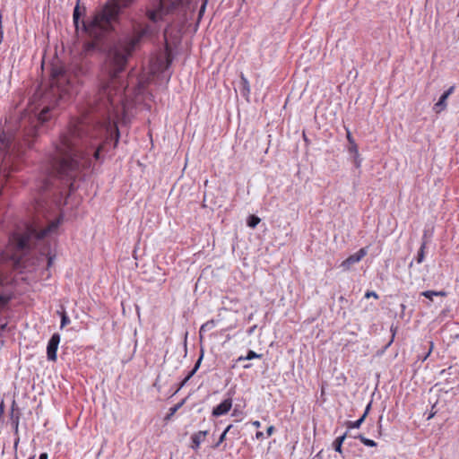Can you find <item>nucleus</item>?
I'll list each match as a JSON object with an SVG mask.
<instances>
[{"instance_id": "nucleus-1", "label": "nucleus", "mask_w": 459, "mask_h": 459, "mask_svg": "<svg viewBox=\"0 0 459 459\" xmlns=\"http://www.w3.org/2000/svg\"><path fill=\"white\" fill-rule=\"evenodd\" d=\"M188 2L186 0H153L146 8L145 15L152 22L145 24L142 29L120 38L109 48L102 67L103 78L100 79L99 100L102 102L112 104V91L115 78L126 69L128 59L139 45L143 38L151 37L160 30L159 23L164 17L179 9H185Z\"/></svg>"}, {"instance_id": "nucleus-2", "label": "nucleus", "mask_w": 459, "mask_h": 459, "mask_svg": "<svg viewBox=\"0 0 459 459\" xmlns=\"http://www.w3.org/2000/svg\"><path fill=\"white\" fill-rule=\"evenodd\" d=\"M89 126L82 122L71 123L59 140L53 143L52 149L47 153L42 165L40 191L48 190L56 178L73 177L80 169L81 145L91 144Z\"/></svg>"}, {"instance_id": "nucleus-3", "label": "nucleus", "mask_w": 459, "mask_h": 459, "mask_svg": "<svg viewBox=\"0 0 459 459\" xmlns=\"http://www.w3.org/2000/svg\"><path fill=\"white\" fill-rule=\"evenodd\" d=\"M59 221H51L41 229L37 224H27L22 233H13L9 237V246L0 252V309L5 308L13 299V291L4 284L2 274L7 270L26 267L23 256L37 248L44 238L58 227Z\"/></svg>"}, {"instance_id": "nucleus-4", "label": "nucleus", "mask_w": 459, "mask_h": 459, "mask_svg": "<svg viewBox=\"0 0 459 459\" xmlns=\"http://www.w3.org/2000/svg\"><path fill=\"white\" fill-rule=\"evenodd\" d=\"M119 12L120 6L117 3H108L90 21H80L82 13L77 4L73 13L74 24L76 30H79L81 24L83 31L87 32L91 37L99 39L106 32L113 29V23L117 21Z\"/></svg>"}, {"instance_id": "nucleus-5", "label": "nucleus", "mask_w": 459, "mask_h": 459, "mask_svg": "<svg viewBox=\"0 0 459 459\" xmlns=\"http://www.w3.org/2000/svg\"><path fill=\"white\" fill-rule=\"evenodd\" d=\"M50 111L49 108H44L40 113L36 117L35 125H31L29 128H27L23 134L22 143L20 142L17 136H13L12 134L2 132L0 134V152L4 154V160L6 161L8 157H11L17 149V155L22 152L20 148H22L23 145L31 148L33 143V139L38 135V124H43L48 120V114Z\"/></svg>"}, {"instance_id": "nucleus-6", "label": "nucleus", "mask_w": 459, "mask_h": 459, "mask_svg": "<svg viewBox=\"0 0 459 459\" xmlns=\"http://www.w3.org/2000/svg\"><path fill=\"white\" fill-rule=\"evenodd\" d=\"M52 85L56 86L61 95L71 96L77 92L78 79L72 76L64 68L55 66L51 72Z\"/></svg>"}, {"instance_id": "nucleus-7", "label": "nucleus", "mask_w": 459, "mask_h": 459, "mask_svg": "<svg viewBox=\"0 0 459 459\" xmlns=\"http://www.w3.org/2000/svg\"><path fill=\"white\" fill-rule=\"evenodd\" d=\"M60 342V334L59 333H54L50 337L48 346H47V358L50 361H56V351L58 349V345Z\"/></svg>"}, {"instance_id": "nucleus-8", "label": "nucleus", "mask_w": 459, "mask_h": 459, "mask_svg": "<svg viewBox=\"0 0 459 459\" xmlns=\"http://www.w3.org/2000/svg\"><path fill=\"white\" fill-rule=\"evenodd\" d=\"M232 407V398L229 397L224 399L220 404L212 409V415L213 417H220L227 414Z\"/></svg>"}, {"instance_id": "nucleus-9", "label": "nucleus", "mask_w": 459, "mask_h": 459, "mask_svg": "<svg viewBox=\"0 0 459 459\" xmlns=\"http://www.w3.org/2000/svg\"><path fill=\"white\" fill-rule=\"evenodd\" d=\"M367 255V251L365 248H360L359 251L351 255L348 258L342 261L341 266L344 269H349L352 264L359 263L365 255Z\"/></svg>"}, {"instance_id": "nucleus-10", "label": "nucleus", "mask_w": 459, "mask_h": 459, "mask_svg": "<svg viewBox=\"0 0 459 459\" xmlns=\"http://www.w3.org/2000/svg\"><path fill=\"white\" fill-rule=\"evenodd\" d=\"M455 87H449L439 98L438 101L434 105V110L440 113L446 108V100L455 91Z\"/></svg>"}, {"instance_id": "nucleus-11", "label": "nucleus", "mask_w": 459, "mask_h": 459, "mask_svg": "<svg viewBox=\"0 0 459 459\" xmlns=\"http://www.w3.org/2000/svg\"><path fill=\"white\" fill-rule=\"evenodd\" d=\"M203 357H204V351H202L201 355L198 358L197 361L195 362L193 369L191 371H189L187 373V375L185 377V378L178 384V385L173 394H176L182 387H184L186 385V384L189 381V379L196 373V371L200 368Z\"/></svg>"}, {"instance_id": "nucleus-12", "label": "nucleus", "mask_w": 459, "mask_h": 459, "mask_svg": "<svg viewBox=\"0 0 459 459\" xmlns=\"http://www.w3.org/2000/svg\"><path fill=\"white\" fill-rule=\"evenodd\" d=\"M208 435V431L207 430H200V431H197L195 433H194L192 436H191V446L190 447L194 450V451H197L200 447V445L202 442L204 441L206 436Z\"/></svg>"}, {"instance_id": "nucleus-13", "label": "nucleus", "mask_w": 459, "mask_h": 459, "mask_svg": "<svg viewBox=\"0 0 459 459\" xmlns=\"http://www.w3.org/2000/svg\"><path fill=\"white\" fill-rule=\"evenodd\" d=\"M427 247L426 234L422 237V241L420 249L418 250L415 260L418 264H421L425 259V249Z\"/></svg>"}, {"instance_id": "nucleus-14", "label": "nucleus", "mask_w": 459, "mask_h": 459, "mask_svg": "<svg viewBox=\"0 0 459 459\" xmlns=\"http://www.w3.org/2000/svg\"><path fill=\"white\" fill-rule=\"evenodd\" d=\"M186 402V399L181 400L179 403L175 404L173 407L169 408V412L164 417V421L168 422L169 421L174 414L184 405Z\"/></svg>"}, {"instance_id": "nucleus-15", "label": "nucleus", "mask_w": 459, "mask_h": 459, "mask_svg": "<svg viewBox=\"0 0 459 459\" xmlns=\"http://www.w3.org/2000/svg\"><path fill=\"white\" fill-rule=\"evenodd\" d=\"M347 437V433H344L343 435L336 437L334 441L333 442V448L335 452L339 453L340 455H342V444Z\"/></svg>"}, {"instance_id": "nucleus-16", "label": "nucleus", "mask_w": 459, "mask_h": 459, "mask_svg": "<svg viewBox=\"0 0 459 459\" xmlns=\"http://www.w3.org/2000/svg\"><path fill=\"white\" fill-rule=\"evenodd\" d=\"M39 255L47 258V269H49L53 264L55 255H51L46 247L39 249Z\"/></svg>"}, {"instance_id": "nucleus-17", "label": "nucleus", "mask_w": 459, "mask_h": 459, "mask_svg": "<svg viewBox=\"0 0 459 459\" xmlns=\"http://www.w3.org/2000/svg\"><path fill=\"white\" fill-rule=\"evenodd\" d=\"M215 325L216 324H215V321L213 319L209 320V321L205 322L204 324H203L201 325V327H200V330H199L200 339L203 338V333H204L212 330L215 326Z\"/></svg>"}, {"instance_id": "nucleus-18", "label": "nucleus", "mask_w": 459, "mask_h": 459, "mask_svg": "<svg viewBox=\"0 0 459 459\" xmlns=\"http://www.w3.org/2000/svg\"><path fill=\"white\" fill-rule=\"evenodd\" d=\"M233 425L232 424H230L225 429L224 431L221 433V435L219 437V440L217 441V443L212 446L213 448H217L220 446V445L224 442L226 440V437H227V434L229 432H231V430L233 429Z\"/></svg>"}, {"instance_id": "nucleus-19", "label": "nucleus", "mask_w": 459, "mask_h": 459, "mask_svg": "<svg viewBox=\"0 0 459 459\" xmlns=\"http://www.w3.org/2000/svg\"><path fill=\"white\" fill-rule=\"evenodd\" d=\"M355 438H359L362 444H364L365 446H369V447H375L377 446V442L364 437L361 434L356 436Z\"/></svg>"}, {"instance_id": "nucleus-20", "label": "nucleus", "mask_w": 459, "mask_h": 459, "mask_svg": "<svg viewBox=\"0 0 459 459\" xmlns=\"http://www.w3.org/2000/svg\"><path fill=\"white\" fill-rule=\"evenodd\" d=\"M261 221L260 218L255 215H250L248 216L247 220V224L249 228L255 229L258 223Z\"/></svg>"}, {"instance_id": "nucleus-21", "label": "nucleus", "mask_w": 459, "mask_h": 459, "mask_svg": "<svg viewBox=\"0 0 459 459\" xmlns=\"http://www.w3.org/2000/svg\"><path fill=\"white\" fill-rule=\"evenodd\" d=\"M57 313L61 316V325H60L61 328H64L65 326H66L67 325L70 324L71 320H70L67 313L65 310H63L62 312L57 311Z\"/></svg>"}, {"instance_id": "nucleus-22", "label": "nucleus", "mask_w": 459, "mask_h": 459, "mask_svg": "<svg viewBox=\"0 0 459 459\" xmlns=\"http://www.w3.org/2000/svg\"><path fill=\"white\" fill-rule=\"evenodd\" d=\"M364 421V417H360L355 421H347L346 426L348 429H359Z\"/></svg>"}, {"instance_id": "nucleus-23", "label": "nucleus", "mask_w": 459, "mask_h": 459, "mask_svg": "<svg viewBox=\"0 0 459 459\" xmlns=\"http://www.w3.org/2000/svg\"><path fill=\"white\" fill-rule=\"evenodd\" d=\"M110 134L112 135V134L114 133L115 134V143H114V147H116L118 143V141H119V137H120V134H119V131H118V128H117V126L116 124L112 125V126H110Z\"/></svg>"}, {"instance_id": "nucleus-24", "label": "nucleus", "mask_w": 459, "mask_h": 459, "mask_svg": "<svg viewBox=\"0 0 459 459\" xmlns=\"http://www.w3.org/2000/svg\"><path fill=\"white\" fill-rule=\"evenodd\" d=\"M263 354L256 353L255 351L249 350L245 356V359L247 360L253 359H260L262 358Z\"/></svg>"}, {"instance_id": "nucleus-25", "label": "nucleus", "mask_w": 459, "mask_h": 459, "mask_svg": "<svg viewBox=\"0 0 459 459\" xmlns=\"http://www.w3.org/2000/svg\"><path fill=\"white\" fill-rule=\"evenodd\" d=\"M348 152L350 154H351L352 156H355V155H359V147H358V144L356 143H354L353 144H349V147H348Z\"/></svg>"}, {"instance_id": "nucleus-26", "label": "nucleus", "mask_w": 459, "mask_h": 459, "mask_svg": "<svg viewBox=\"0 0 459 459\" xmlns=\"http://www.w3.org/2000/svg\"><path fill=\"white\" fill-rule=\"evenodd\" d=\"M11 421L15 432L17 433L19 427V415H14L13 413H12Z\"/></svg>"}, {"instance_id": "nucleus-27", "label": "nucleus", "mask_w": 459, "mask_h": 459, "mask_svg": "<svg viewBox=\"0 0 459 459\" xmlns=\"http://www.w3.org/2000/svg\"><path fill=\"white\" fill-rule=\"evenodd\" d=\"M437 295L436 290H425L421 292V296L429 299V300H433V297Z\"/></svg>"}, {"instance_id": "nucleus-28", "label": "nucleus", "mask_w": 459, "mask_h": 459, "mask_svg": "<svg viewBox=\"0 0 459 459\" xmlns=\"http://www.w3.org/2000/svg\"><path fill=\"white\" fill-rule=\"evenodd\" d=\"M352 160H353V163H354V166L356 167V169H359L362 164V158L360 157V155L359 154V155L352 156Z\"/></svg>"}, {"instance_id": "nucleus-29", "label": "nucleus", "mask_w": 459, "mask_h": 459, "mask_svg": "<svg viewBox=\"0 0 459 459\" xmlns=\"http://www.w3.org/2000/svg\"><path fill=\"white\" fill-rule=\"evenodd\" d=\"M346 138H347L349 144H351V143L353 144L354 143H356L354 138L352 137L351 133L349 130V128H346Z\"/></svg>"}, {"instance_id": "nucleus-30", "label": "nucleus", "mask_w": 459, "mask_h": 459, "mask_svg": "<svg viewBox=\"0 0 459 459\" xmlns=\"http://www.w3.org/2000/svg\"><path fill=\"white\" fill-rule=\"evenodd\" d=\"M371 297H373V298H375V299H377L379 298L378 294H377L376 291H373V290H368V291L365 293V298H366V299H369V298H371Z\"/></svg>"}, {"instance_id": "nucleus-31", "label": "nucleus", "mask_w": 459, "mask_h": 459, "mask_svg": "<svg viewBox=\"0 0 459 459\" xmlns=\"http://www.w3.org/2000/svg\"><path fill=\"white\" fill-rule=\"evenodd\" d=\"M242 79V83H243V87H244V90L247 91V93H249L250 91V89H249V82L245 78V77H241Z\"/></svg>"}, {"instance_id": "nucleus-32", "label": "nucleus", "mask_w": 459, "mask_h": 459, "mask_svg": "<svg viewBox=\"0 0 459 459\" xmlns=\"http://www.w3.org/2000/svg\"><path fill=\"white\" fill-rule=\"evenodd\" d=\"M429 349L428 351V352L426 353V355H423V358H422V361H425L427 359V358L430 355L432 350H433V346H434V343L432 342H429Z\"/></svg>"}, {"instance_id": "nucleus-33", "label": "nucleus", "mask_w": 459, "mask_h": 459, "mask_svg": "<svg viewBox=\"0 0 459 459\" xmlns=\"http://www.w3.org/2000/svg\"><path fill=\"white\" fill-rule=\"evenodd\" d=\"M102 149V146L100 145L98 146V148H96V150L94 151L93 152V156L95 158V160H99L100 159V151Z\"/></svg>"}, {"instance_id": "nucleus-34", "label": "nucleus", "mask_w": 459, "mask_h": 459, "mask_svg": "<svg viewBox=\"0 0 459 459\" xmlns=\"http://www.w3.org/2000/svg\"><path fill=\"white\" fill-rule=\"evenodd\" d=\"M391 332H392V338L390 340V342H388L387 346L391 345V343L393 342L394 341V335H395V333H396V327H394V325L391 326Z\"/></svg>"}, {"instance_id": "nucleus-35", "label": "nucleus", "mask_w": 459, "mask_h": 459, "mask_svg": "<svg viewBox=\"0 0 459 459\" xmlns=\"http://www.w3.org/2000/svg\"><path fill=\"white\" fill-rule=\"evenodd\" d=\"M274 431H275V428H274V426H269V427L267 428V429H266V435H267V437L272 436V435L274 433Z\"/></svg>"}, {"instance_id": "nucleus-36", "label": "nucleus", "mask_w": 459, "mask_h": 459, "mask_svg": "<svg viewBox=\"0 0 459 459\" xmlns=\"http://www.w3.org/2000/svg\"><path fill=\"white\" fill-rule=\"evenodd\" d=\"M437 413V411L435 410V405L432 406V409H431V411L429 413V415L428 416L427 420H430L431 418H433Z\"/></svg>"}, {"instance_id": "nucleus-37", "label": "nucleus", "mask_w": 459, "mask_h": 459, "mask_svg": "<svg viewBox=\"0 0 459 459\" xmlns=\"http://www.w3.org/2000/svg\"><path fill=\"white\" fill-rule=\"evenodd\" d=\"M370 408H371V403H369L367 405V407H366V409H365V411H364V413L362 414V416H361V417H364V419H365V418L367 417V415H368V411H369Z\"/></svg>"}, {"instance_id": "nucleus-38", "label": "nucleus", "mask_w": 459, "mask_h": 459, "mask_svg": "<svg viewBox=\"0 0 459 459\" xmlns=\"http://www.w3.org/2000/svg\"><path fill=\"white\" fill-rule=\"evenodd\" d=\"M264 437V435L262 431H257L255 433V438L256 439H263Z\"/></svg>"}, {"instance_id": "nucleus-39", "label": "nucleus", "mask_w": 459, "mask_h": 459, "mask_svg": "<svg viewBox=\"0 0 459 459\" xmlns=\"http://www.w3.org/2000/svg\"><path fill=\"white\" fill-rule=\"evenodd\" d=\"M255 329H256V325H255L251 326V327L247 330V334H248V335L253 334Z\"/></svg>"}, {"instance_id": "nucleus-40", "label": "nucleus", "mask_w": 459, "mask_h": 459, "mask_svg": "<svg viewBox=\"0 0 459 459\" xmlns=\"http://www.w3.org/2000/svg\"><path fill=\"white\" fill-rule=\"evenodd\" d=\"M436 293H437L436 297L437 296L445 297L446 295V292L444 290L436 291Z\"/></svg>"}, {"instance_id": "nucleus-41", "label": "nucleus", "mask_w": 459, "mask_h": 459, "mask_svg": "<svg viewBox=\"0 0 459 459\" xmlns=\"http://www.w3.org/2000/svg\"><path fill=\"white\" fill-rule=\"evenodd\" d=\"M48 455L47 453H41L39 457V459H48Z\"/></svg>"}, {"instance_id": "nucleus-42", "label": "nucleus", "mask_w": 459, "mask_h": 459, "mask_svg": "<svg viewBox=\"0 0 459 459\" xmlns=\"http://www.w3.org/2000/svg\"><path fill=\"white\" fill-rule=\"evenodd\" d=\"M253 426L255 427V428H260L261 426V423L259 420H255L252 422Z\"/></svg>"}, {"instance_id": "nucleus-43", "label": "nucleus", "mask_w": 459, "mask_h": 459, "mask_svg": "<svg viewBox=\"0 0 459 459\" xmlns=\"http://www.w3.org/2000/svg\"><path fill=\"white\" fill-rule=\"evenodd\" d=\"M244 360H247V359H245V356H239V357L236 359V363L240 362V361H244Z\"/></svg>"}, {"instance_id": "nucleus-44", "label": "nucleus", "mask_w": 459, "mask_h": 459, "mask_svg": "<svg viewBox=\"0 0 459 459\" xmlns=\"http://www.w3.org/2000/svg\"><path fill=\"white\" fill-rule=\"evenodd\" d=\"M205 4H206V2L202 5L201 9H200V12H199V14L201 15L202 13L204 11L205 9Z\"/></svg>"}, {"instance_id": "nucleus-45", "label": "nucleus", "mask_w": 459, "mask_h": 459, "mask_svg": "<svg viewBox=\"0 0 459 459\" xmlns=\"http://www.w3.org/2000/svg\"><path fill=\"white\" fill-rule=\"evenodd\" d=\"M251 367H252V364H250V363H247V364H245V365L243 366V368H245V369H248V368H250Z\"/></svg>"}, {"instance_id": "nucleus-46", "label": "nucleus", "mask_w": 459, "mask_h": 459, "mask_svg": "<svg viewBox=\"0 0 459 459\" xmlns=\"http://www.w3.org/2000/svg\"><path fill=\"white\" fill-rule=\"evenodd\" d=\"M6 325H7L6 324H2V325H0V329H1L2 331H4V330L5 329V327H6Z\"/></svg>"}, {"instance_id": "nucleus-47", "label": "nucleus", "mask_w": 459, "mask_h": 459, "mask_svg": "<svg viewBox=\"0 0 459 459\" xmlns=\"http://www.w3.org/2000/svg\"><path fill=\"white\" fill-rule=\"evenodd\" d=\"M345 300H346V299H345V298H344V297H342V296H341V297L339 298V301H340V302H343V301H345Z\"/></svg>"}, {"instance_id": "nucleus-48", "label": "nucleus", "mask_w": 459, "mask_h": 459, "mask_svg": "<svg viewBox=\"0 0 459 459\" xmlns=\"http://www.w3.org/2000/svg\"><path fill=\"white\" fill-rule=\"evenodd\" d=\"M413 265V262L411 261L410 264H409V268H411Z\"/></svg>"}, {"instance_id": "nucleus-49", "label": "nucleus", "mask_w": 459, "mask_h": 459, "mask_svg": "<svg viewBox=\"0 0 459 459\" xmlns=\"http://www.w3.org/2000/svg\"><path fill=\"white\" fill-rule=\"evenodd\" d=\"M252 316H253V314H251V315L248 316V320H251V319H252Z\"/></svg>"}, {"instance_id": "nucleus-50", "label": "nucleus", "mask_w": 459, "mask_h": 459, "mask_svg": "<svg viewBox=\"0 0 459 459\" xmlns=\"http://www.w3.org/2000/svg\"><path fill=\"white\" fill-rule=\"evenodd\" d=\"M29 459H34V456H30Z\"/></svg>"}]
</instances>
